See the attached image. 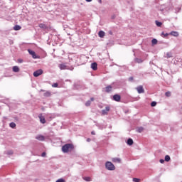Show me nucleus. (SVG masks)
<instances>
[{
    "mask_svg": "<svg viewBox=\"0 0 182 182\" xmlns=\"http://www.w3.org/2000/svg\"><path fill=\"white\" fill-rule=\"evenodd\" d=\"M166 58H173V55H171V53H166Z\"/></svg>",
    "mask_w": 182,
    "mask_h": 182,
    "instance_id": "27",
    "label": "nucleus"
},
{
    "mask_svg": "<svg viewBox=\"0 0 182 182\" xmlns=\"http://www.w3.org/2000/svg\"><path fill=\"white\" fill-rule=\"evenodd\" d=\"M87 141H90V139H87Z\"/></svg>",
    "mask_w": 182,
    "mask_h": 182,
    "instance_id": "45",
    "label": "nucleus"
},
{
    "mask_svg": "<svg viewBox=\"0 0 182 182\" xmlns=\"http://www.w3.org/2000/svg\"><path fill=\"white\" fill-rule=\"evenodd\" d=\"M52 95V94L50 93V92H49V91H46L45 93H44V96L46 97H50V96H51Z\"/></svg>",
    "mask_w": 182,
    "mask_h": 182,
    "instance_id": "17",
    "label": "nucleus"
},
{
    "mask_svg": "<svg viewBox=\"0 0 182 182\" xmlns=\"http://www.w3.org/2000/svg\"><path fill=\"white\" fill-rule=\"evenodd\" d=\"M169 160H170V156L166 155V156H165V161H168Z\"/></svg>",
    "mask_w": 182,
    "mask_h": 182,
    "instance_id": "29",
    "label": "nucleus"
},
{
    "mask_svg": "<svg viewBox=\"0 0 182 182\" xmlns=\"http://www.w3.org/2000/svg\"><path fill=\"white\" fill-rule=\"evenodd\" d=\"M156 25H157V26H159V27H160V26H161V23H156Z\"/></svg>",
    "mask_w": 182,
    "mask_h": 182,
    "instance_id": "40",
    "label": "nucleus"
},
{
    "mask_svg": "<svg viewBox=\"0 0 182 182\" xmlns=\"http://www.w3.org/2000/svg\"><path fill=\"white\" fill-rule=\"evenodd\" d=\"M127 144L129 145V146H132V144H133V139H129L128 140H127Z\"/></svg>",
    "mask_w": 182,
    "mask_h": 182,
    "instance_id": "20",
    "label": "nucleus"
},
{
    "mask_svg": "<svg viewBox=\"0 0 182 182\" xmlns=\"http://www.w3.org/2000/svg\"><path fill=\"white\" fill-rule=\"evenodd\" d=\"M165 95L166 96V97H170V96H171V92L170 91H168L165 93Z\"/></svg>",
    "mask_w": 182,
    "mask_h": 182,
    "instance_id": "25",
    "label": "nucleus"
},
{
    "mask_svg": "<svg viewBox=\"0 0 182 182\" xmlns=\"http://www.w3.org/2000/svg\"><path fill=\"white\" fill-rule=\"evenodd\" d=\"M162 35H164V36H168V33L164 34V33H162Z\"/></svg>",
    "mask_w": 182,
    "mask_h": 182,
    "instance_id": "36",
    "label": "nucleus"
},
{
    "mask_svg": "<svg viewBox=\"0 0 182 182\" xmlns=\"http://www.w3.org/2000/svg\"><path fill=\"white\" fill-rule=\"evenodd\" d=\"M160 163H161V164H163V163H164V161L163 159H160Z\"/></svg>",
    "mask_w": 182,
    "mask_h": 182,
    "instance_id": "37",
    "label": "nucleus"
},
{
    "mask_svg": "<svg viewBox=\"0 0 182 182\" xmlns=\"http://www.w3.org/2000/svg\"><path fill=\"white\" fill-rule=\"evenodd\" d=\"M144 130V129L143 127H139L137 129L138 133H141V132H143Z\"/></svg>",
    "mask_w": 182,
    "mask_h": 182,
    "instance_id": "26",
    "label": "nucleus"
},
{
    "mask_svg": "<svg viewBox=\"0 0 182 182\" xmlns=\"http://www.w3.org/2000/svg\"><path fill=\"white\" fill-rule=\"evenodd\" d=\"M135 63H143V60H141L140 58H136L135 59Z\"/></svg>",
    "mask_w": 182,
    "mask_h": 182,
    "instance_id": "21",
    "label": "nucleus"
},
{
    "mask_svg": "<svg viewBox=\"0 0 182 182\" xmlns=\"http://www.w3.org/2000/svg\"><path fill=\"white\" fill-rule=\"evenodd\" d=\"M42 73H43V70L40 69L33 73V76L35 77H38V76H41V75H42Z\"/></svg>",
    "mask_w": 182,
    "mask_h": 182,
    "instance_id": "4",
    "label": "nucleus"
},
{
    "mask_svg": "<svg viewBox=\"0 0 182 182\" xmlns=\"http://www.w3.org/2000/svg\"><path fill=\"white\" fill-rule=\"evenodd\" d=\"M18 62H20V63H22L23 60H18Z\"/></svg>",
    "mask_w": 182,
    "mask_h": 182,
    "instance_id": "44",
    "label": "nucleus"
},
{
    "mask_svg": "<svg viewBox=\"0 0 182 182\" xmlns=\"http://www.w3.org/2000/svg\"><path fill=\"white\" fill-rule=\"evenodd\" d=\"M129 80L130 82L133 81V77H130L129 78Z\"/></svg>",
    "mask_w": 182,
    "mask_h": 182,
    "instance_id": "35",
    "label": "nucleus"
},
{
    "mask_svg": "<svg viewBox=\"0 0 182 182\" xmlns=\"http://www.w3.org/2000/svg\"><path fill=\"white\" fill-rule=\"evenodd\" d=\"M38 117L40 119L41 123H42L43 124H45V123H46V120L45 119L44 117H42V115H39Z\"/></svg>",
    "mask_w": 182,
    "mask_h": 182,
    "instance_id": "10",
    "label": "nucleus"
},
{
    "mask_svg": "<svg viewBox=\"0 0 182 182\" xmlns=\"http://www.w3.org/2000/svg\"><path fill=\"white\" fill-rule=\"evenodd\" d=\"M58 83H54V84L52 85L53 87H58Z\"/></svg>",
    "mask_w": 182,
    "mask_h": 182,
    "instance_id": "33",
    "label": "nucleus"
},
{
    "mask_svg": "<svg viewBox=\"0 0 182 182\" xmlns=\"http://www.w3.org/2000/svg\"><path fill=\"white\" fill-rule=\"evenodd\" d=\"M136 90L138 93H144V88H143V86L140 85L136 87Z\"/></svg>",
    "mask_w": 182,
    "mask_h": 182,
    "instance_id": "7",
    "label": "nucleus"
},
{
    "mask_svg": "<svg viewBox=\"0 0 182 182\" xmlns=\"http://www.w3.org/2000/svg\"><path fill=\"white\" fill-rule=\"evenodd\" d=\"M90 105H91V102L90 101H87L86 103H85V106H87V107L90 106Z\"/></svg>",
    "mask_w": 182,
    "mask_h": 182,
    "instance_id": "31",
    "label": "nucleus"
},
{
    "mask_svg": "<svg viewBox=\"0 0 182 182\" xmlns=\"http://www.w3.org/2000/svg\"><path fill=\"white\" fill-rule=\"evenodd\" d=\"M169 35H171L172 36H175L176 38H177V36H178V32L177 31H171Z\"/></svg>",
    "mask_w": 182,
    "mask_h": 182,
    "instance_id": "16",
    "label": "nucleus"
},
{
    "mask_svg": "<svg viewBox=\"0 0 182 182\" xmlns=\"http://www.w3.org/2000/svg\"><path fill=\"white\" fill-rule=\"evenodd\" d=\"M41 156H42V157H45L46 156V152H43Z\"/></svg>",
    "mask_w": 182,
    "mask_h": 182,
    "instance_id": "34",
    "label": "nucleus"
},
{
    "mask_svg": "<svg viewBox=\"0 0 182 182\" xmlns=\"http://www.w3.org/2000/svg\"><path fill=\"white\" fill-rule=\"evenodd\" d=\"M121 99L122 97L118 94H116L113 96V100H114L115 102H120Z\"/></svg>",
    "mask_w": 182,
    "mask_h": 182,
    "instance_id": "5",
    "label": "nucleus"
},
{
    "mask_svg": "<svg viewBox=\"0 0 182 182\" xmlns=\"http://www.w3.org/2000/svg\"><path fill=\"white\" fill-rule=\"evenodd\" d=\"M105 35H106V33L103 31H100L98 33V36H100V38H105Z\"/></svg>",
    "mask_w": 182,
    "mask_h": 182,
    "instance_id": "14",
    "label": "nucleus"
},
{
    "mask_svg": "<svg viewBox=\"0 0 182 182\" xmlns=\"http://www.w3.org/2000/svg\"><path fill=\"white\" fill-rule=\"evenodd\" d=\"M14 31H21V26H19V25H16V26L14 27Z\"/></svg>",
    "mask_w": 182,
    "mask_h": 182,
    "instance_id": "18",
    "label": "nucleus"
},
{
    "mask_svg": "<svg viewBox=\"0 0 182 182\" xmlns=\"http://www.w3.org/2000/svg\"><path fill=\"white\" fill-rule=\"evenodd\" d=\"M39 28H42L43 29H49V26H47L46 24L40 23Z\"/></svg>",
    "mask_w": 182,
    "mask_h": 182,
    "instance_id": "13",
    "label": "nucleus"
},
{
    "mask_svg": "<svg viewBox=\"0 0 182 182\" xmlns=\"http://www.w3.org/2000/svg\"><path fill=\"white\" fill-rule=\"evenodd\" d=\"M112 89H113V87H112V85H108L105 87V92L107 93H109V92H112Z\"/></svg>",
    "mask_w": 182,
    "mask_h": 182,
    "instance_id": "12",
    "label": "nucleus"
},
{
    "mask_svg": "<svg viewBox=\"0 0 182 182\" xmlns=\"http://www.w3.org/2000/svg\"><path fill=\"white\" fill-rule=\"evenodd\" d=\"M109 111H110V107L107 106V107H105V109H103L102 111V113L103 115L107 114V112H109Z\"/></svg>",
    "mask_w": 182,
    "mask_h": 182,
    "instance_id": "8",
    "label": "nucleus"
},
{
    "mask_svg": "<svg viewBox=\"0 0 182 182\" xmlns=\"http://www.w3.org/2000/svg\"><path fill=\"white\" fill-rule=\"evenodd\" d=\"M41 92H45V90H41Z\"/></svg>",
    "mask_w": 182,
    "mask_h": 182,
    "instance_id": "46",
    "label": "nucleus"
},
{
    "mask_svg": "<svg viewBox=\"0 0 182 182\" xmlns=\"http://www.w3.org/2000/svg\"><path fill=\"white\" fill-rule=\"evenodd\" d=\"M155 23H161V22H159V21L156 20Z\"/></svg>",
    "mask_w": 182,
    "mask_h": 182,
    "instance_id": "38",
    "label": "nucleus"
},
{
    "mask_svg": "<svg viewBox=\"0 0 182 182\" xmlns=\"http://www.w3.org/2000/svg\"><path fill=\"white\" fill-rule=\"evenodd\" d=\"M91 68H92V70H97V63H92L91 64Z\"/></svg>",
    "mask_w": 182,
    "mask_h": 182,
    "instance_id": "9",
    "label": "nucleus"
},
{
    "mask_svg": "<svg viewBox=\"0 0 182 182\" xmlns=\"http://www.w3.org/2000/svg\"><path fill=\"white\" fill-rule=\"evenodd\" d=\"M99 2L102 3V0H99Z\"/></svg>",
    "mask_w": 182,
    "mask_h": 182,
    "instance_id": "47",
    "label": "nucleus"
},
{
    "mask_svg": "<svg viewBox=\"0 0 182 182\" xmlns=\"http://www.w3.org/2000/svg\"><path fill=\"white\" fill-rule=\"evenodd\" d=\"M59 68H60V70H66V65L65 63L60 64Z\"/></svg>",
    "mask_w": 182,
    "mask_h": 182,
    "instance_id": "15",
    "label": "nucleus"
},
{
    "mask_svg": "<svg viewBox=\"0 0 182 182\" xmlns=\"http://www.w3.org/2000/svg\"><path fill=\"white\" fill-rule=\"evenodd\" d=\"M10 127H11V129H15V127H16V124H15L14 122H11Z\"/></svg>",
    "mask_w": 182,
    "mask_h": 182,
    "instance_id": "22",
    "label": "nucleus"
},
{
    "mask_svg": "<svg viewBox=\"0 0 182 182\" xmlns=\"http://www.w3.org/2000/svg\"><path fill=\"white\" fill-rule=\"evenodd\" d=\"M157 39H156V38H154V39H152V41H151V43H152V45H157Z\"/></svg>",
    "mask_w": 182,
    "mask_h": 182,
    "instance_id": "23",
    "label": "nucleus"
},
{
    "mask_svg": "<svg viewBox=\"0 0 182 182\" xmlns=\"http://www.w3.org/2000/svg\"><path fill=\"white\" fill-rule=\"evenodd\" d=\"M75 146L73 144H66L62 146L61 150L63 153H69V151H73Z\"/></svg>",
    "mask_w": 182,
    "mask_h": 182,
    "instance_id": "1",
    "label": "nucleus"
},
{
    "mask_svg": "<svg viewBox=\"0 0 182 182\" xmlns=\"http://www.w3.org/2000/svg\"><path fill=\"white\" fill-rule=\"evenodd\" d=\"M114 18H116V15L112 16V19H114Z\"/></svg>",
    "mask_w": 182,
    "mask_h": 182,
    "instance_id": "39",
    "label": "nucleus"
},
{
    "mask_svg": "<svg viewBox=\"0 0 182 182\" xmlns=\"http://www.w3.org/2000/svg\"><path fill=\"white\" fill-rule=\"evenodd\" d=\"M156 105H157V102H156L154 101L151 103V107H154V106H156Z\"/></svg>",
    "mask_w": 182,
    "mask_h": 182,
    "instance_id": "28",
    "label": "nucleus"
},
{
    "mask_svg": "<svg viewBox=\"0 0 182 182\" xmlns=\"http://www.w3.org/2000/svg\"><path fill=\"white\" fill-rule=\"evenodd\" d=\"M91 134L95 135V132L92 131V132H91Z\"/></svg>",
    "mask_w": 182,
    "mask_h": 182,
    "instance_id": "43",
    "label": "nucleus"
},
{
    "mask_svg": "<svg viewBox=\"0 0 182 182\" xmlns=\"http://www.w3.org/2000/svg\"><path fill=\"white\" fill-rule=\"evenodd\" d=\"M161 11H164V9H161Z\"/></svg>",
    "mask_w": 182,
    "mask_h": 182,
    "instance_id": "48",
    "label": "nucleus"
},
{
    "mask_svg": "<svg viewBox=\"0 0 182 182\" xmlns=\"http://www.w3.org/2000/svg\"><path fill=\"white\" fill-rule=\"evenodd\" d=\"M83 180H85V181H92V178H90V177H84Z\"/></svg>",
    "mask_w": 182,
    "mask_h": 182,
    "instance_id": "24",
    "label": "nucleus"
},
{
    "mask_svg": "<svg viewBox=\"0 0 182 182\" xmlns=\"http://www.w3.org/2000/svg\"><path fill=\"white\" fill-rule=\"evenodd\" d=\"M112 161L113 163H121L122 159L120 158H112Z\"/></svg>",
    "mask_w": 182,
    "mask_h": 182,
    "instance_id": "11",
    "label": "nucleus"
},
{
    "mask_svg": "<svg viewBox=\"0 0 182 182\" xmlns=\"http://www.w3.org/2000/svg\"><path fill=\"white\" fill-rule=\"evenodd\" d=\"M86 2H92V0H85Z\"/></svg>",
    "mask_w": 182,
    "mask_h": 182,
    "instance_id": "42",
    "label": "nucleus"
},
{
    "mask_svg": "<svg viewBox=\"0 0 182 182\" xmlns=\"http://www.w3.org/2000/svg\"><path fill=\"white\" fill-rule=\"evenodd\" d=\"M36 140H38L39 141H44L45 136L43 135H37L36 136Z\"/></svg>",
    "mask_w": 182,
    "mask_h": 182,
    "instance_id": "6",
    "label": "nucleus"
},
{
    "mask_svg": "<svg viewBox=\"0 0 182 182\" xmlns=\"http://www.w3.org/2000/svg\"><path fill=\"white\" fill-rule=\"evenodd\" d=\"M91 102H93L95 100V98L92 97L90 98Z\"/></svg>",
    "mask_w": 182,
    "mask_h": 182,
    "instance_id": "41",
    "label": "nucleus"
},
{
    "mask_svg": "<svg viewBox=\"0 0 182 182\" xmlns=\"http://www.w3.org/2000/svg\"><path fill=\"white\" fill-rule=\"evenodd\" d=\"M105 167L107 170H109V171L116 170V166H114V165L110 161H107L105 164Z\"/></svg>",
    "mask_w": 182,
    "mask_h": 182,
    "instance_id": "2",
    "label": "nucleus"
},
{
    "mask_svg": "<svg viewBox=\"0 0 182 182\" xmlns=\"http://www.w3.org/2000/svg\"><path fill=\"white\" fill-rule=\"evenodd\" d=\"M55 182H65V180L60 178V179L57 180Z\"/></svg>",
    "mask_w": 182,
    "mask_h": 182,
    "instance_id": "32",
    "label": "nucleus"
},
{
    "mask_svg": "<svg viewBox=\"0 0 182 182\" xmlns=\"http://www.w3.org/2000/svg\"><path fill=\"white\" fill-rule=\"evenodd\" d=\"M13 72H15V73L19 72V67H18V66H14V67H13Z\"/></svg>",
    "mask_w": 182,
    "mask_h": 182,
    "instance_id": "19",
    "label": "nucleus"
},
{
    "mask_svg": "<svg viewBox=\"0 0 182 182\" xmlns=\"http://www.w3.org/2000/svg\"><path fill=\"white\" fill-rule=\"evenodd\" d=\"M133 181H134V182H140V179H139V178H133Z\"/></svg>",
    "mask_w": 182,
    "mask_h": 182,
    "instance_id": "30",
    "label": "nucleus"
},
{
    "mask_svg": "<svg viewBox=\"0 0 182 182\" xmlns=\"http://www.w3.org/2000/svg\"><path fill=\"white\" fill-rule=\"evenodd\" d=\"M28 53H30V55H32V58L33 59H39V57H38L36 55V53H35V51L32 50H28Z\"/></svg>",
    "mask_w": 182,
    "mask_h": 182,
    "instance_id": "3",
    "label": "nucleus"
}]
</instances>
